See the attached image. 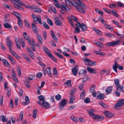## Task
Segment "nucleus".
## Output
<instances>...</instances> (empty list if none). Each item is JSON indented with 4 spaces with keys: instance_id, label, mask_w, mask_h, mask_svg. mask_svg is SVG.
Listing matches in <instances>:
<instances>
[{
    "instance_id": "nucleus-58",
    "label": "nucleus",
    "mask_w": 124,
    "mask_h": 124,
    "mask_svg": "<svg viewBox=\"0 0 124 124\" xmlns=\"http://www.w3.org/2000/svg\"><path fill=\"white\" fill-rule=\"evenodd\" d=\"M70 118L74 122H77L78 121V119L73 116H71Z\"/></svg>"
},
{
    "instance_id": "nucleus-21",
    "label": "nucleus",
    "mask_w": 124,
    "mask_h": 124,
    "mask_svg": "<svg viewBox=\"0 0 124 124\" xmlns=\"http://www.w3.org/2000/svg\"><path fill=\"white\" fill-rule=\"evenodd\" d=\"M104 94L102 93L99 94L96 96V99H103L105 98Z\"/></svg>"
},
{
    "instance_id": "nucleus-41",
    "label": "nucleus",
    "mask_w": 124,
    "mask_h": 124,
    "mask_svg": "<svg viewBox=\"0 0 124 124\" xmlns=\"http://www.w3.org/2000/svg\"><path fill=\"white\" fill-rule=\"evenodd\" d=\"M33 11L35 12H37L38 13H41V10L39 8L35 6L34 9Z\"/></svg>"
},
{
    "instance_id": "nucleus-8",
    "label": "nucleus",
    "mask_w": 124,
    "mask_h": 124,
    "mask_svg": "<svg viewBox=\"0 0 124 124\" xmlns=\"http://www.w3.org/2000/svg\"><path fill=\"white\" fill-rule=\"evenodd\" d=\"M124 104V99H121L118 100L116 104L114 105V109H117V108L120 107Z\"/></svg>"
},
{
    "instance_id": "nucleus-57",
    "label": "nucleus",
    "mask_w": 124,
    "mask_h": 124,
    "mask_svg": "<svg viewBox=\"0 0 124 124\" xmlns=\"http://www.w3.org/2000/svg\"><path fill=\"white\" fill-rule=\"evenodd\" d=\"M50 9L51 11H53L55 14L56 13V11L54 7L53 6L52 7H51L50 8Z\"/></svg>"
},
{
    "instance_id": "nucleus-60",
    "label": "nucleus",
    "mask_w": 124,
    "mask_h": 124,
    "mask_svg": "<svg viewBox=\"0 0 124 124\" xmlns=\"http://www.w3.org/2000/svg\"><path fill=\"white\" fill-rule=\"evenodd\" d=\"M95 11L98 13V14H100L101 16H103V13L99 9H95Z\"/></svg>"
},
{
    "instance_id": "nucleus-43",
    "label": "nucleus",
    "mask_w": 124,
    "mask_h": 124,
    "mask_svg": "<svg viewBox=\"0 0 124 124\" xmlns=\"http://www.w3.org/2000/svg\"><path fill=\"white\" fill-rule=\"evenodd\" d=\"M105 35L107 37L110 38H113L115 37L114 35L113 34L106 33Z\"/></svg>"
},
{
    "instance_id": "nucleus-6",
    "label": "nucleus",
    "mask_w": 124,
    "mask_h": 124,
    "mask_svg": "<svg viewBox=\"0 0 124 124\" xmlns=\"http://www.w3.org/2000/svg\"><path fill=\"white\" fill-rule=\"evenodd\" d=\"M120 42V40H118L114 42H108L105 45L107 47H113L119 44Z\"/></svg>"
},
{
    "instance_id": "nucleus-55",
    "label": "nucleus",
    "mask_w": 124,
    "mask_h": 124,
    "mask_svg": "<svg viewBox=\"0 0 124 124\" xmlns=\"http://www.w3.org/2000/svg\"><path fill=\"white\" fill-rule=\"evenodd\" d=\"M4 26L5 28H12V27L11 25L7 23H4Z\"/></svg>"
},
{
    "instance_id": "nucleus-16",
    "label": "nucleus",
    "mask_w": 124,
    "mask_h": 124,
    "mask_svg": "<svg viewBox=\"0 0 124 124\" xmlns=\"http://www.w3.org/2000/svg\"><path fill=\"white\" fill-rule=\"evenodd\" d=\"M12 78L16 82L18 83V79L16 77V75L15 73V70L14 69L12 70Z\"/></svg>"
},
{
    "instance_id": "nucleus-52",
    "label": "nucleus",
    "mask_w": 124,
    "mask_h": 124,
    "mask_svg": "<svg viewBox=\"0 0 124 124\" xmlns=\"http://www.w3.org/2000/svg\"><path fill=\"white\" fill-rule=\"evenodd\" d=\"M87 112L89 113V115L91 116L94 119V117H95L96 115H95L94 113L90 111L89 110H87Z\"/></svg>"
},
{
    "instance_id": "nucleus-25",
    "label": "nucleus",
    "mask_w": 124,
    "mask_h": 124,
    "mask_svg": "<svg viewBox=\"0 0 124 124\" xmlns=\"http://www.w3.org/2000/svg\"><path fill=\"white\" fill-rule=\"evenodd\" d=\"M94 117V119H98L100 121L102 120L104 118V117L103 116L101 115H96L95 117Z\"/></svg>"
},
{
    "instance_id": "nucleus-61",
    "label": "nucleus",
    "mask_w": 124,
    "mask_h": 124,
    "mask_svg": "<svg viewBox=\"0 0 124 124\" xmlns=\"http://www.w3.org/2000/svg\"><path fill=\"white\" fill-rule=\"evenodd\" d=\"M99 104L102 107L104 108H106L108 107V106L107 104L102 102H99Z\"/></svg>"
},
{
    "instance_id": "nucleus-20",
    "label": "nucleus",
    "mask_w": 124,
    "mask_h": 124,
    "mask_svg": "<svg viewBox=\"0 0 124 124\" xmlns=\"http://www.w3.org/2000/svg\"><path fill=\"white\" fill-rule=\"evenodd\" d=\"M2 61L3 64L5 66L8 68L11 67L10 65L9 64V62L6 60L4 59H3Z\"/></svg>"
},
{
    "instance_id": "nucleus-35",
    "label": "nucleus",
    "mask_w": 124,
    "mask_h": 124,
    "mask_svg": "<svg viewBox=\"0 0 124 124\" xmlns=\"http://www.w3.org/2000/svg\"><path fill=\"white\" fill-rule=\"evenodd\" d=\"M114 82L116 87L120 85L119 80L118 79L116 78L114 79Z\"/></svg>"
},
{
    "instance_id": "nucleus-24",
    "label": "nucleus",
    "mask_w": 124,
    "mask_h": 124,
    "mask_svg": "<svg viewBox=\"0 0 124 124\" xmlns=\"http://www.w3.org/2000/svg\"><path fill=\"white\" fill-rule=\"evenodd\" d=\"M116 87V89L117 91L124 92V91H123L124 86L123 85H120Z\"/></svg>"
},
{
    "instance_id": "nucleus-28",
    "label": "nucleus",
    "mask_w": 124,
    "mask_h": 124,
    "mask_svg": "<svg viewBox=\"0 0 124 124\" xmlns=\"http://www.w3.org/2000/svg\"><path fill=\"white\" fill-rule=\"evenodd\" d=\"M37 39L39 42L41 44H42L43 41V40L41 36L39 34L37 35Z\"/></svg>"
},
{
    "instance_id": "nucleus-34",
    "label": "nucleus",
    "mask_w": 124,
    "mask_h": 124,
    "mask_svg": "<svg viewBox=\"0 0 124 124\" xmlns=\"http://www.w3.org/2000/svg\"><path fill=\"white\" fill-rule=\"evenodd\" d=\"M20 43L23 48H24L25 46V41L22 38H20Z\"/></svg>"
},
{
    "instance_id": "nucleus-36",
    "label": "nucleus",
    "mask_w": 124,
    "mask_h": 124,
    "mask_svg": "<svg viewBox=\"0 0 124 124\" xmlns=\"http://www.w3.org/2000/svg\"><path fill=\"white\" fill-rule=\"evenodd\" d=\"M23 38L26 40H27L29 39L30 38L26 32H24L23 33Z\"/></svg>"
},
{
    "instance_id": "nucleus-3",
    "label": "nucleus",
    "mask_w": 124,
    "mask_h": 124,
    "mask_svg": "<svg viewBox=\"0 0 124 124\" xmlns=\"http://www.w3.org/2000/svg\"><path fill=\"white\" fill-rule=\"evenodd\" d=\"M67 100L65 99H62L59 103V108L61 110H62L67 103Z\"/></svg>"
},
{
    "instance_id": "nucleus-18",
    "label": "nucleus",
    "mask_w": 124,
    "mask_h": 124,
    "mask_svg": "<svg viewBox=\"0 0 124 124\" xmlns=\"http://www.w3.org/2000/svg\"><path fill=\"white\" fill-rule=\"evenodd\" d=\"M113 89L112 86H110L106 88L105 89V93L106 94H110L112 92Z\"/></svg>"
},
{
    "instance_id": "nucleus-29",
    "label": "nucleus",
    "mask_w": 124,
    "mask_h": 124,
    "mask_svg": "<svg viewBox=\"0 0 124 124\" xmlns=\"http://www.w3.org/2000/svg\"><path fill=\"white\" fill-rule=\"evenodd\" d=\"M18 20L17 24L18 25L20 28H22L23 24V21L22 20L21 18L18 19Z\"/></svg>"
},
{
    "instance_id": "nucleus-4",
    "label": "nucleus",
    "mask_w": 124,
    "mask_h": 124,
    "mask_svg": "<svg viewBox=\"0 0 124 124\" xmlns=\"http://www.w3.org/2000/svg\"><path fill=\"white\" fill-rule=\"evenodd\" d=\"M31 16L33 18V21L34 23H36V22L38 21L40 24L41 25L42 24L41 18L40 16H36L34 14H32Z\"/></svg>"
},
{
    "instance_id": "nucleus-10",
    "label": "nucleus",
    "mask_w": 124,
    "mask_h": 124,
    "mask_svg": "<svg viewBox=\"0 0 124 124\" xmlns=\"http://www.w3.org/2000/svg\"><path fill=\"white\" fill-rule=\"evenodd\" d=\"M7 44L9 49H12L13 43L8 37L7 38Z\"/></svg>"
},
{
    "instance_id": "nucleus-19",
    "label": "nucleus",
    "mask_w": 124,
    "mask_h": 124,
    "mask_svg": "<svg viewBox=\"0 0 124 124\" xmlns=\"http://www.w3.org/2000/svg\"><path fill=\"white\" fill-rule=\"evenodd\" d=\"M76 1L78 5L85 9H86L87 8L86 6L80 1V0H76Z\"/></svg>"
},
{
    "instance_id": "nucleus-15",
    "label": "nucleus",
    "mask_w": 124,
    "mask_h": 124,
    "mask_svg": "<svg viewBox=\"0 0 124 124\" xmlns=\"http://www.w3.org/2000/svg\"><path fill=\"white\" fill-rule=\"evenodd\" d=\"M55 24L57 26H62V23L58 17H56L55 18Z\"/></svg>"
},
{
    "instance_id": "nucleus-42",
    "label": "nucleus",
    "mask_w": 124,
    "mask_h": 124,
    "mask_svg": "<svg viewBox=\"0 0 124 124\" xmlns=\"http://www.w3.org/2000/svg\"><path fill=\"white\" fill-rule=\"evenodd\" d=\"M95 86L94 85H93L91 87L90 89V93H93L95 91Z\"/></svg>"
},
{
    "instance_id": "nucleus-32",
    "label": "nucleus",
    "mask_w": 124,
    "mask_h": 124,
    "mask_svg": "<svg viewBox=\"0 0 124 124\" xmlns=\"http://www.w3.org/2000/svg\"><path fill=\"white\" fill-rule=\"evenodd\" d=\"M75 97L74 95H71L70 97L69 102L71 103H73L75 101Z\"/></svg>"
},
{
    "instance_id": "nucleus-45",
    "label": "nucleus",
    "mask_w": 124,
    "mask_h": 124,
    "mask_svg": "<svg viewBox=\"0 0 124 124\" xmlns=\"http://www.w3.org/2000/svg\"><path fill=\"white\" fill-rule=\"evenodd\" d=\"M24 22L25 23V25L27 28L29 29L31 27V26L28 22L26 20H24Z\"/></svg>"
},
{
    "instance_id": "nucleus-14",
    "label": "nucleus",
    "mask_w": 124,
    "mask_h": 124,
    "mask_svg": "<svg viewBox=\"0 0 124 124\" xmlns=\"http://www.w3.org/2000/svg\"><path fill=\"white\" fill-rule=\"evenodd\" d=\"M38 99L39 100V101H37V103L39 105L45 101V97L43 95H40L38 96Z\"/></svg>"
},
{
    "instance_id": "nucleus-9",
    "label": "nucleus",
    "mask_w": 124,
    "mask_h": 124,
    "mask_svg": "<svg viewBox=\"0 0 124 124\" xmlns=\"http://www.w3.org/2000/svg\"><path fill=\"white\" fill-rule=\"evenodd\" d=\"M46 70H46L45 68H43L44 75H45L47 73L48 75L50 77H51L52 76V74L50 68L49 67H47L46 69Z\"/></svg>"
},
{
    "instance_id": "nucleus-51",
    "label": "nucleus",
    "mask_w": 124,
    "mask_h": 124,
    "mask_svg": "<svg viewBox=\"0 0 124 124\" xmlns=\"http://www.w3.org/2000/svg\"><path fill=\"white\" fill-rule=\"evenodd\" d=\"M93 30L95 32H96L98 35H101L100 33L101 31H100L97 29L95 27H93Z\"/></svg>"
},
{
    "instance_id": "nucleus-59",
    "label": "nucleus",
    "mask_w": 124,
    "mask_h": 124,
    "mask_svg": "<svg viewBox=\"0 0 124 124\" xmlns=\"http://www.w3.org/2000/svg\"><path fill=\"white\" fill-rule=\"evenodd\" d=\"M55 99L58 101H59L61 99V96L59 94H58L55 96Z\"/></svg>"
},
{
    "instance_id": "nucleus-30",
    "label": "nucleus",
    "mask_w": 124,
    "mask_h": 124,
    "mask_svg": "<svg viewBox=\"0 0 124 124\" xmlns=\"http://www.w3.org/2000/svg\"><path fill=\"white\" fill-rule=\"evenodd\" d=\"M25 102H23V103L24 104V105H26L30 103V101L28 97L27 96H26L25 97Z\"/></svg>"
},
{
    "instance_id": "nucleus-64",
    "label": "nucleus",
    "mask_w": 124,
    "mask_h": 124,
    "mask_svg": "<svg viewBox=\"0 0 124 124\" xmlns=\"http://www.w3.org/2000/svg\"><path fill=\"white\" fill-rule=\"evenodd\" d=\"M85 102L86 103H88L90 102V98L89 97H87L84 100Z\"/></svg>"
},
{
    "instance_id": "nucleus-5",
    "label": "nucleus",
    "mask_w": 124,
    "mask_h": 124,
    "mask_svg": "<svg viewBox=\"0 0 124 124\" xmlns=\"http://www.w3.org/2000/svg\"><path fill=\"white\" fill-rule=\"evenodd\" d=\"M83 60L87 62L86 64L92 66H94L97 65V62H96L91 61L89 59L85 57L83 58Z\"/></svg>"
},
{
    "instance_id": "nucleus-49",
    "label": "nucleus",
    "mask_w": 124,
    "mask_h": 124,
    "mask_svg": "<svg viewBox=\"0 0 124 124\" xmlns=\"http://www.w3.org/2000/svg\"><path fill=\"white\" fill-rule=\"evenodd\" d=\"M86 73L87 72L85 70H82L79 71V74L85 75L86 74Z\"/></svg>"
},
{
    "instance_id": "nucleus-27",
    "label": "nucleus",
    "mask_w": 124,
    "mask_h": 124,
    "mask_svg": "<svg viewBox=\"0 0 124 124\" xmlns=\"http://www.w3.org/2000/svg\"><path fill=\"white\" fill-rule=\"evenodd\" d=\"M118 65L117 62H115V64L113 65V69L116 73L117 72V69L118 68Z\"/></svg>"
},
{
    "instance_id": "nucleus-2",
    "label": "nucleus",
    "mask_w": 124,
    "mask_h": 124,
    "mask_svg": "<svg viewBox=\"0 0 124 124\" xmlns=\"http://www.w3.org/2000/svg\"><path fill=\"white\" fill-rule=\"evenodd\" d=\"M43 49L44 51L47 54L48 56L50 57L52 60L55 62H57V59L51 54V52L47 48L44 46L43 47Z\"/></svg>"
},
{
    "instance_id": "nucleus-39",
    "label": "nucleus",
    "mask_w": 124,
    "mask_h": 124,
    "mask_svg": "<svg viewBox=\"0 0 124 124\" xmlns=\"http://www.w3.org/2000/svg\"><path fill=\"white\" fill-rule=\"evenodd\" d=\"M77 9L81 13L84 14L85 13V11L79 7H77Z\"/></svg>"
},
{
    "instance_id": "nucleus-50",
    "label": "nucleus",
    "mask_w": 124,
    "mask_h": 124,
    "mask_svg": "<svg viewBox=\"0 0 124 124\" xmlns=\"http://www.w3.org/2000/svg\"><path fill=\"white\" fill-rule=\"evenodd\" d=\"M37 114V110L35 109L33 111V117L34 118H36V115Z\"/></svg>"
},
{
    "instance_id": "nucleus-11",
    "label": "nucleus",
    "mask_w": 124,
    "mask_h": 124,
    "mask_svg": "<svg viewBox=\"0 0 124 124\" xmlns=\"http://www.w3.org/2000/svg\"><path fill=\"white\" fill-rule=\"evenodd\" d=\"M104 114L109 119L112 118L115 116L114 114H113L110 112L106 111L104 112Z\"/></svg>"
},
{
    "instance_id": "nucleus-47",
    "label": "nucleus",
    "mask_w": 124,
    "mask_h": 124,
    "mask_svg": "<svg viewBox=\"0 0 124 124\" xmlns=\"http://www.w3.org/2000/svg\"><path fill=\"white\" fill-rule=\"evenodd\" d=\"M70 17L74 21H75L76 22V24H77V22H78V19L77 18L75 17L74 15H71L70 16Z\"/></svg>"
},
{
    "instance_id": "nucleus-17",
    "label": "nucleus",
    "mask_w": 124,
    "mask_h": 124,
    "mask_svg": "<svg viewBox=\"0 0 124 124\" xmlns=\"http://www.w3.org/2000/svg\"><path fill=\"white\" fill-rule=\"evenodd\" d=\"M86 70L89 73L94 74H96L97 73L96 71L91 67H87Z\"/></svg>"
},
{
    "instance_id": "nucleus-44",
    "label": "nucleus",
    "mask_w": 124,
    "mask_h": 124,
    "mask_svg": "<svg viewBox=\"0 0 124 124\" xmlns=\"http://www.w3.org/2000/svg\"><path fill=\"white\" fill-rule=\"evenodd\" d=\"M54 54L56 55H57L59 58L62 59H64L62 55L61 54L56 52H54Z\"/></svg>"
},
{
    "instance_id": "nucleus-37",
    "label": "nucleus",
    "mask_w": 124,
    "mask_h": 124,
    "mask_svg": "<svg viewBox=\"0 0 124 124\" xmlns=\"http://www.w3.org/2000/svg\"><path fill=\"white\" fill-rule=\"evenodd\" d=\"M94 52L96 54L100 55L101 56H104L105 55V54L103 52H101L99 51H95Z\"/></svg>"
},
{
    "instance_id": "nucleus-62",
    "label": "nucleus",
    "mask_w": 124,
    "mask_h": 124,
    "mask_svg": "<svg viewBox=\"0 0 124 124\" xmlns=\"http://www.w3.org/2000/svg\"><path fill=\"white\" fill-rule=\"evenodd\" d=\"M35 77V76L34 75H29L28 78L30 80H32L34 79Z\"/></svg>"
},
{
    "instance_id": "nucleus-56",
    "label": "nucleus",
    "mask_w": 124,
    "mask_h": 124,
    "mask_svg": "<svg viewBox=\"0 0 124 124\" xmlns=\"http://www.w3.org/2000/svg\"><path fill=\"white\" fill-rule=\"evenodd\" d=\"M47 22L51 26H52L53 25V23L52 21L49 18H48L47 19Z\"/></svg>"
},
{
    "instance_id": "nucleus-22",
    "label": "nucleus",
    "mask_w": 124,
    "mask_h": 124,
    "mask_svg": "<svg viewBox=\"0 0 124 124\" xmlns=\"http://www.w3.org/2000/svg\"><path fill=\"white\" fill-rule=\"evenodd\" d=\"M27 51L30 56L32 58H34V54L31 50L29 48H28L27 49Z\"/></svg>"
},
{
    "instance_id": "nucleus-13",
    "label": "nucleus",
    "mask_w": 124,
    "mask_h": 124,
    "mask_svg": "<svg viewBox=\"0 0 124 124\" xmlns=\"http://www.w3.org/2000/svg\"><path fill=\"white\" fill-rule=\"evenodd\" d=\"M39 105L43 106L42 107L45 108L47 109L49 108L50 107V105L49 103L45 101L44 102L41 103Z\"/></svg>"
},
{
    "instance_id": "nucleus-31",
    "label": "nucleus",
    "mask_w": 124,
    "mask_h": 124,
    "mask_svg": "<svg viewBox=\"0 0 124 124\" xmlns=\"http://www.w3.org/2000/svg\"><path fill=\"white\" fill-rule=\"evenodd\" d=\"M0 119L3 122H6L7 121L8 119L4 115H2L0 117Z\"/></svg>"
},
{
    "instance_id": "nucleus-33",
    "label": "nucleus",
    "mask_w": 124,
    "mask_h": 124,
    "mask_svg": "<svg viewBox=\"0 0 124 124\" xmlns=\"http://www.w3.org/2000/svg\"><path fill=\"white\" fill-rule=\"evenodd\" d=\"M85 91L84 90H83L80 94V98L81 99L83 100L85 98Z\"/></svg>"
},
{
    "instance_id": "nucleus-54",
    "label": "nucleus",
    "mask_w": 124,
    "mask_h": 124,
    "mask_svg": "<svg viewBox=\"0 0 124 124\" xmlns=\"http://www.w3.org/2000/svg\"><path fill=\"white\" fill-rule=\"evenodd\" d=\"M23 118V112L22 111L20 113L19 116V120H22Z\"/></svg>"
},
{
    "instance_id": "nucleus-1",
    "label": "nucleus",
    "mask_w": 124,
    "mask_h": 124,
    "mask_svg": "<svg viewBox=\"0 0 124 124\" xmlns=\"http://www.w3.org/2000/svg\"><path fill=\"white\" fill-rule=\"evenodd\" d=\"M54 1V4L55 7L57 8H60L61 9L64 8V9L66 11H68L69 10V8L66 6L65 4L62 5L61 4L60 5L58 1L57 0H53Z\"/></svg>"
},
{
    "instance_id": "nucleus-48",
    "label": "nucleus",
    "mask_w": 124,
    "mask_h": 124,
    "mask_svg": "<svg viewBox=\"0 0 124 124\" xmlns=\"http://www.w3.org/2000/svg\"><path fill=\"white\" fill-rule=\"evenodd\" d=\"M14 7L17 9L21 10H23L24 9L23 8L19 5L17 4L15 5Z\"/></svg>"
},
{
    "instance_id": "nucleus-53",
    "label": "nucleus",
    "mask_w": 124,
    "mask_h": 124,
    "mask_svg": "<svg viewBox=\"0 0 124 124\" xmlns=\"http://www.w3.org/2000/svg\"><path fill=\"white\" fill-rule=\"evenodd\" d=\"M76 91V89L75 88H72L70 90V94L71 95H73Z\"/></svg>"
},
{
    "instance_id": "nucleus-23",
    "label": "nucleus",
    "mask_w": 124,
    "mask_h": 124,
    "mask_svg": "<svg viewBox=\"0 0 124 124\" xmlns=\"http://www.w3.org/2000/svg\"><path fill=\"white\" fill-rule=\"evenodd\" d=\"M9 51L10 53L16 58H20V57L15 52L12 51V49H11V50L10 49H9Z\"/></svg>"
},
{
    "instance_id": "nucleus-40",
    "label": "nucleus",
    "mask_w": 124,
    "mask_h": 124,
    "mask_svg": "<svg viewBox=\"0 0 124 124\" xmlns=\"http://www.w3.org/2000/svg\"><path fill=\"white\" fill-rule=\"evenodd\" d=\"M105 26L106 28L110 30L111 32L114 31V29H113L112 27L111 26L107 24H105Z\"/></svg>"
},
{
    "instance_id": "nucleus-12",
    "label": "nucleus",
    "mask_w": 124,
    "mask_h": 124,
    "mask_svg": "<svg viewBox=\"0 0 124 124\" xmlns=\"http://www.w3.org/2000/svg\"><path fill=\"white\" fill-rule=\"evenodd\" d=\"M78 71V66L76 65L72 69V72L74 76H76Z\"/></svg>"
},
{
    "instance_id": "nucleus-38",
    "label": "nucleus",
    "mask_w": 124,
    "mask_h": 124,
    "mask_svg": "<svg viewBox=\"0 0 124 124\" xmlns=\"http://www.w3.org/2000/svg\"><path fill=\"white\" fill-rule=\"evenodd\" d=\"M13 13L16 16L18 19L22 17V16L21 15H20L19 13L16 12H13Z\"/></svg>"
},
{
    "instance_id": "nucleus-46",
    "label": "nucleus",
    "mask_w": 124,
    "mask_h": 124,
    "mask_svg": "<svg viewBox=\"0 0 124 124\" xmlns=\"http://www.w3.org/2000/svg\"><path fill=\"white\" fill-rule=\"evenodd\" d=\"M95 44L96 45L98 46L101 47V48H103L104 47V46L102 44L99 42H97L95 43Z\"/></svg>"
},
{
    "instance_id": "nucleus-63",
    "label": "nucleus",
    "mask_w": 124,
    "mask_h": 124,
    "mask_svg": "<svg viewBox=\"0 0 124 124\" xmlns=\"http://www.w3.org/2000/svg\"><path fill=\"white\" fill-rule=\"evenodd\" d=\"M26 86L29 88H30V82L28 80L25 81L24 83Z\"/></svg>"
},
{
    "instance_id": "nucleus-26",
    "label": "nucleus",
    "mask_w": 124,
    "mask_h": 124,
    "mask_svg": "<svg viewBox=\"0 0 124 124\" xmlns=\"http://www.w3.org/2000/svg\"><path fill=\"white\" fill-rule=\"evenodd\" d=\"M51 35L53 39L56 42H57L58 40V39L55 35L53 31H51Z\"/></svg>"
},
{
    "instance_id": "nucleus-7",
    "label": "nucleus",
    "mask_w": 124,
    "mask_h": 124,
    "mask_svg": "<svg viewBox=\"0 0 124 124\" xmlns=\"http://www.w3.org/2000/svg\"><path fill=\"white\" fill-rule=\"evenodd\" d=\"M77 23L76 24V27H80L82 31H84L86 30L87 28L86 25L83 23H80L79 22H77Z\"/></svg>"
}]
</instances>
